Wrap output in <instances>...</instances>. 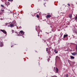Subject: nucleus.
I'll return each instance as SVG.
<instances>
[{
  "instance_id": "25",
  "label": "nucleus",
  "mask_w": 77,
  "mask_h": 77,
  "mask_svg": "<svg viewBox=\"0 0 77 77\" xmlns=\"http://www.w3.org/2000/svg\"><path fill=\"white\" fill-rule=\"evenodd\" d=\"M8 23H6L5 26H7V25H8Z\"/></svg>"
},
{
  "instance_id": "32",
  "label": "nucleus",
  "mask_w": 77,
  "mask_h": 77,
  "mask_svg": "<svg viewBox=\"0 0 77 77\" xmlns=\"http://www.w3.org/2000/svg\"><path fill=\"white\" fill-rule=\"evenodd\" d=\"M38 2H39V1H38Z\"/></svg>"
},
{
  "instance_id": "10",
  "label": "nucleus",
  "mask_w": 77,
  "mask_h": 77,
  "mask_svg": "<svg viewBox=\"0 0 77 77\" xmlns=\"http://www.w3.org/2000/svg\"><path fill=\"white\" fill-rule=\"evenodd\" d=\"M69 17L70 18H72V14H70L69 15Z\"/></svg>"
},
{
  "instance_id": "22",
  "label": "nucleus",
  "mask_w": 77,
  "mask_h": 77,
  "mask_svg": "<svg viewBox=\"0 0 77 77\" xmlns=\"http://www.w3.org/2000/svg\"><path fill=\"white\" fill-rule=\"evenodd\" d=\"M75 33H76V34H77V31H75Z\"/></svg>"
},
{
  "instance_id": "16",
  "label": "nucleus",
  "mask_w": 77,
  "mask_h": 77,
  "mask_svg": "<svg viewBox=\"0 0 77 77\" xmlns=\"http://www.w3.org/2000/svg\"><path fill=\"white\" fill-rule=\"evenodd\" d=\"M50 51V50H48V48L46 49V51Z\"/></svg>"
},
{
  "instance_id": "2",
  "label": "nucleus",
  "mask_w": 77,
  "mask_h": 77,
  "mask_svg": "<svg viewBox=\"0 0 77 77\" xmlns=\"http://www.w3.org/2000/svg\"><path fill=\"white\" fill-rule=\"evenodd\" d=\"M15 26V23H11L10 24V27H13Z\"/></svg>"
},
{
  "instance_id": "4",
  "label": "nucleus",
  "mask_w": 77,
  "mask_h": 77,
  "mask_svg": "<svg viewBox=\"0 0 77 77\" xmlns=\"http://www.w3.org/2000/svg\"><path fill=\"white\" fill-rule=\"evenodd\" d=\"M51 15H48L46 16V18H50L51 17Z\"/></svg>"
},
{
  "instance_id": "15",
  "label": "nucleus",
  "mask_w": 77,
  "mask_h": 77,
  "mask_svg": "<svg viewBox=\"0 0 77 77\" xmlns=\"http://www.w3.org/2000/svg\"><path fill=\"white\" fill-rule=\"evenodd\" d=\"M36 17H37V18H39V15H38V14L37 15Z\"/></svg>"
},
{
  "instance_id": "20",
  "label": "nucleus",
  "mask_w": 77,
  "mask_h": 77,
  "mask_svg": "<svg viewBox=\"0 0 77 77\" xmlns=\"http://www.w3.org/2000/svg\"><path fill=\"white\" fill-rule=\"evenodd\" d=\"M67 5H68V6H70V4H67Z\"/></svg>"
},
{
  "instance_id": "18",
  "label": "nucleus",
  "mask_w": 77,
  "mask_h": 77,
  "mask_svg": "<svg viewBox=\"0 0 77 77\" xmlns=\"http://www.w3.org/2000/svg\"><path fill=\"white\" fill-rule=\"evenodd\" d=\"M39 29H40L39 28H38V30L37 29H36V30H37V31H39Z\"/></svg>"
},
{
  "instance_id": "9",
  "label": "nucleus",
  "mask_w": 77,
  "mask_h": 77,
  "mask_svg": "<svg viewBox=\"0 0 77 77\" xmlns=\"http://www.w3.org/2000/svg\"><path fill=\"white\" fill-rule=\"evenodd\" d=\"M0 47H3V43H2L1 44V45H0Z\"/></svg>"
},
{
  "instance_id": "12",
  "label": "nucleus",
  "mask_w": 77,
  "mask_h": 77,
  "mask_svg": "<svg viewBox=\"0 0 77 77\" xmlns=\"http://www.w3.org/2000/svg\"><path fill=\"white\" fill-rule=\"evenodd\" d=\"M54 52H55V53H58V52L56 51V50H54Z\"/></svg>"
},
{
  "instance_id": "31",
  "label": "nucleus",
  "mask_w": 77,
  "mask_h": 77,
  "mask_svg": "<svg viewBox=\"0 0 77 77\" xmlns=\"http://www.w3.org/2000/svg\"><path fill=\"white\" fill-rule=\"evenodd\" d=\"M13 47V46H11V47Z\"/></svg>"
},
{
  "instance_id": "13",
  "label": "nucleus",
  "mask_w": 77,
  "mask_h": 77,
  "mask_svg": "<svg viewBox=\"0 0 77 77\" xmlns=\"http://www.w3.org/2000/svg\"><path fill=\"white\" fill-rule=\"evenodd\" d=\"M1 12H2V13H3V12H4V10H1Z\"/></svg>"
},
{
  "instance_id": "14",
  "label": "nucleus",
  "mask_w": 77,
  "mask_h": 77,
  "mask_svg": "<svg viewBox=\"0 0 77 77\" xmlns=\"http://www.w3.org/2000/svg\"><path fill=\"white\" fill-rule=\"evenodd\" d=\"M1 6L2 7V8H4V7H5V6H4V5H1Z\"/></svg>"
},
{
  "instance_id": "8",
  "label": "nucleus",
  "mask_w": 77,
  "mask_h": 77,
  "mask_svg": "<svg viewBox=\"0 0 77 77\" xmlns=\"http://www.w3.org/2000/svg\"><path fill=\"white\" fill-rule=\"evenodd\" d=\"M68 36L67 34L64 35L63 36V38H66V37H67Z\"/></svg>"
},
{
  "instance_id": "3",
  "label": "nucleus",
  "mask_w": 77,
  "mask_h": 77,
  "mask_svg": "<svg viewBox=\"0 0 77 77\" xmlns=\"http://www.w3.org/2000/svg\"><path fill=\"white\" fill-rule=\"evenodd\" d=\"M0 31H1V32H2L3 33H4L5 34V35H6L7 32H6V31L5 30L1 29Z\"/></svg>"
},
{
  "instance_id": "26",
  "label": "nucleus",
  "mask_w": 77,
  "mask_h": 77,
  "mask_svg": "<svg viewBox=\"0 0 77 77\" xmlns=\"http://www.w3.org/2000/svg\"><path fill=\"white\" fill-rule=\"evenodd\" d=\"M19 28L20 29H21V26L19 27Z\"/></svg>"
},
{
  "instance_id": "29",
  "label": "nucleus",
  "mask_w": 77,
  "mask_h": 77,
  "mask_svg": "<svg viewBox=\"0 0 77 77\" xmlns=\"http://www.w3.org/2000/svg\"><path fill=\"white\" fill-rule=\"evenodd\" d=\"M38 36H39V35L38 34Z\"/></svg>"
},
{
  "instance_id": "19",
  "label": "nucleus",
  "mask_w": 77,
  "mask_h": 77,
  "mask_svg": "<svg viewBox=\"0 0 77 77\" xmlns=\"http://www.w3.org/2000/svg\"><path fill=\"white\" fill-rule=\"evenodd\" d=\"M7 5H10V3L9 2H8L7 3Z\"/></svg>"
},
{
  "instance_id": "24",
  "label": "nucleus",
  "mask_w": 77,
  "mask_h": 77,
  "mask_svg": "<svg viewBox=\"0 0 77 77\" xmlns=\"http://www.w3.org/2000/svg\"><path fill=\"white\" fill-rule=\"evenodd\" d=\"M8 1H12H12H13V0H8Z\"/></svg>"
},
{
  "instance_id": "11",
  "label": "nucleus",
  "mask_w": 77,
  "mask_h": 77,
  "mask_svg": "<svg viewBox=\"0 0 77 77\" xmlns=\"http://www.w3.org/2000/svg\"><path fill=\"white\" fill-rule=\"evenodd\" d=\"M70 58L71 59H74V57H73V56H70Z\"/></svg>"
},
{
  "instance_id": "23",
  "label": "nucleus",
  "mask_w": 77,
  "mask_h": 77,
  "mask_svg": "<svg viewBox=\"0 0 77 77\" xmlns=\"http://www.w3.org/2000/svg\"><path fill=\"white\" fill-rule=\"evenodd\" d=\"M12 33H14V30H12Z\"/></svg>"
},
{
  "instance_id": "6",
  "label": "nucleus",
  "mask_w": 77,
  "mask_h": 77,
  "mask_svg": "<svg viewBox=\"0 0 77 77\" xmlns=\"http://www.w3.org/2000/svg\"><path fill=\"white\" fill-rule=\"evenodd\" d=\"M56 71L57 73L59 72V69H58L57 67L56 68Z\"/></svg>"
},
{
  "instance_id": "28",
  "label": "nucleus",
  "mask_w": 77,
  "mask_h": 77,
  "mask_svg": "<svg viewBox=\"0 0 77 77\" xmlns=\"http://www.w3.org/2000/svg\"><path fill=\"white\" fill-rule=\"evenodd\" d=\"M2 42H0V44H2Z\"/></svg>"
},
{
  "instance_id": "21",
  "label": "nucleus",
  "mask_w": 77,
  "mask_h": 77,
  "mask_svg": "<svg viewBox=\"0 0 77 77\" xmlns=\"http://www.w3.org/2000/svg\"><path fill=\"white\" fill-rule=\"evenodd\" d=\"M66 77H68V74H66Z\"/></svg>"
},
{
  "instance_id": "30",
  "label": "nucleus",
  "mask_w": 77,
  "mask_h": 77,
  "mask_svg": "<svg viewBox=\"0 0 77 77\" xmlns=\"http://www.w3.org/2000/svg\"><path fill=\"white\" fill-rule=\"evenodd\" d=\"M56 69V67H54V69Z\"/></svg>"
},
{
  "instance_id": "5",
  "label": "nucleus",
  "mask_w": 77,
  "mask_h": 77,
  "mask_svg": "<svg viewBox=\"0 0 77 77\" xmlns=\"http://www.w3.org/2000/svg\"><path fill=\"white\" fill-rule=\"evenodd\" d=\"M71 54L73 56H75V55L77 54V53H76L75 52H74L73 53H71Z\"/></svg>"
},
{
  "instance_id": "7",
  "label": "nucleus",
  "mask_w": 77,
  "mask_h": 77,
  "mask_svg": "<svg viewBox=\"0 0 77 77\" xmlns=\"http://www.w3.org/2000/svg\"><path fill=\"white\" fill-rule=\"evenodd\" d=\"M56 59L57 60H59L60 59V58L59 57H58V56H56Z\"/></svg>"
},
{
  "instance_id": "17",
  "label": "nucleus",
  "mask_w": 77,
  "mask_h": 77,
  "mask_svg": "<svg viewBox=\"0 0 77 77\" xmlns=\"http://www.w3.org/2000/svg\"><path fill=\"white\" fill-rule=\"evenodd\" d=\"M75 49H76V51H77V45H76V46Z\"/></svg>"
},
{
  "instance_id": "1",
  "label": "nucleus",
  "mask_w": 77,
  "mask_h": 77,
  "mask_svg": "<svg viewBox=\"0 0 77 77\" xmlns=\"http://www.w3.org/2000/svg\"><path fill=\"white\" fill-rule=\"evenodd\" d=\"M19 33L20 35L21 36H23V35H24V33L23 31H20V32Z\"/></svg>"
},
{
  "instance_id": "27",
  "label": "nucleus",
  "mask_w": 77,
  "mask_h": 77,
  "mask_svg": "<svg viewBox=\"0 0 77 77\" xmlns=\"http://www.w3.org/2000/svg\"><path fill=\"white\" fill-rule=\"evenodd\" d=\"M6 2H5V5H6Z\"/></svg>"
}]
</instances>
